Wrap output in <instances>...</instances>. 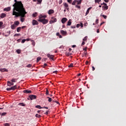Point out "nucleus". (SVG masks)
Returning <instances> with one entry per match:
<instances>
[{"label":"nucleus","mask_w":126,"mask_h":126,"mask_svg":"<svg viewBox=\"0 0 126 126\" xmlns=\"http://www.w3.org/2000/svg\"><path fill=\"white\" fill-rule=\"evenodd\" d=\"M14 1L15 3L13 5L14 8L13 9L12 15L21 14L23 16L26 12L22 2L21 1H18L17 0H14Z\"/></svg>","instance_id":"nucleus-1"},{"label":"nucleus","mask_w":126,"mask_h":126,"mask_svg":"<svg viewBox=\"0 0 126 126\" xmlns=\"http://www.w3.org/2000/svg\"><path fill=\"white\" fill-rule=\"evenodd\" d=\"M25 12H26V13H25V14L24 15L22 16V15H21V14H16L15 15H15V17H19V16L21 17L20 20L21 21V22H24V17H25V15H26V14H27V12H26V10L25 9Z\"/></svg>","instance_id":"nucleus-2"},{"label":"nucleus","mask_w":126,"mask_h":126,"mask_svg":"<svg viewBox=\"0 0 126 126\" xmlns=\"http://www.w3.org/2000/svg\"><path fill=\"white\" fill-rule=\"evenodd\" d=\"M18 79L15 78H12L11 80V82L9 81H8L7 82V86H9V87H10L11 86H13L14 85V83L17 82Z\"/></svg>","instance_id":"nucleus-3"},{"label":"nucleus","mask_w":126,"mask_h":126,"mask_svg":"<svg viewBox=\"0 0 126 126\" xmlns=\"http://www.w3.org/2000/svg\"><path fill=\"white\" fill-rule=\"evenodd\" d=\"M38 21H39V22H42L43 24H47L49 21L45 18H43L42 19H38Z\"/></svg>","instance_id":"nucleus-4"},{"label":"nucleus","mask_w":126,"mask_h":126,"mask_svg":"<svg viewBox=\"0 0 126 126\" xmlns=\"http://www.w3.org/2000/svg\"><path fill=\"white\" fill-rule=\"evenodd\" d=\"M29 97L30 100H35V99L37 98V96H36L35 95H29Z\"/></svg>","instance_id":"nucleus-5"},{"label":"nucleus","mask_w":126,"mask_h":126,"mask_svg":"<svg viewBox=\"0 0 126 126\" xmlns=\"http://www.w3.org/2000/svg\"><path fill=\"white\" fill-rule=\"evenodd\" d=\"M39 19H43V18H47V15L41 14L39 16Z\"/></svg>","instance_id":"nucleus-6"},{"label":"nucleus","mask_w":126,"mask_h":126,"mask_svg":"<svg viewBox=\"0 0 126 126\" xmlns=\"http://www.w3.org/2000/svg\"><path fill=\"white\" fill-rule=\"evenodd\" d=\"M32 24L33 26L38 25V24H39V23L36 20H33L32 22Z\"/></svg>","instance_id":"nucleus-7"},{"label":"nucleus","mask_w":126,"mask_h":126,"mask_svg":"<svg viewBox=\"0 0 126 126\" xmlns=\"http://www.w3.org/2000/svg\"><path fill=\"white\" fill-rule=\"evenodd\" d=\"M66 21H67V18H63L61 20V22L63 23V24H64V23H65Z\"/></svg>","instance_id":"nucleus-8"},{"label":"nucleus","mask_w":126,"mask_h":126,"mask_svg":"<svg viewBox=\"0 0 126 126\" xmlns=\"http://www.w3.org/2000/svg\"><path fill=\"white\" fill-rule=\"evenodd\" d=\"M63 5L67 10H69V7H68V4L67 3H63Z\"/></svg>","instance_id":"nucleus-9"},{"label":"nucleus","mask_w":126,"mask_h":126,"mask_svg":"<svg viewBox=\"0 0 126 126\" xmlns=\"http://www.w3.org/2000/svg\"><path fill=\"white\" fill-rule=\"evenodd\" d=\"M47 56L50 59V60H52V61H54V56L53 55L48 54Z\"/></svg>","instance_id":"nucleus-10"},{"label":"nucleus","mask_w":126,"mask_h":126,"mask_svg":"<svg viewBox=\"0 0 126 126\" xmlns=\"http://www.w3.org/2000/svg\"><path fill=\"white\" fill-rule=\"evenodd\" d=\"M23 93H27V94H29L30 93H32V91H29L28 90H25L23 91Z\"/></svg>","instance_id":"nucleus-11"},{"label":"nucleus","mask_w":126,"mask_h":126,"mask_svg":"<svg viewBox=\"0 0 126 126\" xmlns=\"http://www.w3.org/2000/svg\"><path fill=\"white\" fill-rule=\"evenodd\" d=\"M78 4V0H74L72 3V5H75L76 4Z\"/></svg>","instance_id":"nucleus-12"},{"label":"nucleus","mask_w":126,"mask_h":126,"mask_svg":"<svg viewBox=\"0 0 126 126\" xmlns=\"http://www.w3.org/2000/svg\"><path fill=\"white\" fill-rule=\"evenodd\" d=\"M11 9V8L10 7H8L6 8H5L3 10L4 11H10V10Z\"/></svg>","instance_id":"nucleus-13"},{"label":"nucleus","mask_w":126,"mask_h":126,"mask_svg":"<svg viewBox=\"0 0 126 126\" xmlns=\"http://www.w3.org/2000/svg\"><path fill=\"white\" fill-rule=\"evenodd\" d=\"M54 11L53 9H50L48 11V14H49L50 15H51V14H53V13H54Z\"/></svg>","instance_id":"nucleus-14"},{"label":"nucleus","mask_w":126,"mask_h":126,"mask_svg":"<svg viewBox=\"0 0 126 126\" xmlns=\"http://www.w3.org/2000/svg\"><path fill=\"white\" fill-rule=\"evenodd\" d=\"M11 90H15L16 89H17V85H15L11 87Z\"/></svg>","instance_id":"nucleus-15"},{"label":"nucleus","mask_w":126,"mask_h":126,"mask_svg":"<svg viewBox=\"0 0 126 126\" xmlns=\"http://www.w3.org/2000/svg\"><path fill=\"white\" fill-rule=\"evenodd\" d=\"M71 25V19H69L67 23V26H70Z\"/></svg>","instance_id":"nucleus-16"},{"label":"nucleus","mask_w":126,"mask_h":126,"mask_svg":"<svg viewBox=\"0 0 126 126\" xmlns=\"http://www.w3.org/2000/svg\"><path fill=\"white\" fill-rule=\"evenodd\" d=\"M66 32L63 31V30H61V33L62 34V35H66Z\"/></svg>","instance_id":"nucleus-17"},{"label":"nucleus","mask_w":126,"mask_h":126,"mask_svg":"<svg viewBox=\"0 0 126 126\" xmlns=\"http://www.w3.org/2000/svg\"><path fill=\"white\" fill-rule=\"evenodd\" d=\"M37 15H38V13L35 12L32 14V17H37Z\"/></svg>","instance_id":"nucleus-18"},{"label":"nucleus","mask_w":126,"mask_h":126,"mask_svg":"<svg viewBox=\"0 0 126 126\" xmlns=\"http://www.w3.org/2000/svg\"><path fill=\"white\" fill-rule=\"evenodd\" d=\"M11 29H12L13 30H14V29H15V28H16V26H15V25L14 24L13 25L11 26Z\"/></svg>","instance_id":"nucleus-19"},{"label":"nucleus","mask_w":126,"mask_h":126,"mask_svg":"<svg viewBox=\"0 0 126 126\" xmlns=\"http://www.w3.org/2000/svg\"><path fill=\"white\" fill-rule=\"evenodd\" d=\"M91 9V7H89V8H88L86 13V15H87L88 14H89V11H90Z\"/></svg>","instance_id":"nucleus-20"},{"label":"nucleus","mask_w":126,"mask_h":126,"mask_svg":"<svg viewBox=\"0 0 126 126\" xmlns=\"http://www.w3.org/2000/svg\"><path fill=\"white\" fill-rule=\"evenodd\" d=\"M14 24L16 26H18L19 24H20V23L18 21H17L16 22H15L14 23Z\"/></svg>","instance_id":"nucleus-21"},{"label":"nucleus","mask_w":126,"mask_h":126,"mask_svg":"<svg viewBox=\"0 0 126 126\" xmlns=\"http://www.w3.org/2000/svg\"><path fill=\"white\" fill-rule=\"evenodd\" d=\"M108 6L106 5V6H102V8L104 9V10H107L108 9Z\"/></svg>","instance_id":"nucleus-22"},{"label":"nucleus","mask_w":126,"mask_h":126,"mask_svg":"<svg viewBox=\"0 0 126 126\" xmlns=\"http://www.w3.org/2000/svg\"><path fill=\"white\" fill-rule=\"evenodd\" d=\"M5 16H6V14H5V13H2L1 14V18H4V17H5Z\"/></svg>","instance_id":"nucleus-23"},{"label":"nucleus","mask_w":126,"mask_h":126,"mask_svg":"<svg viewBox=\"0 0 126 126\" xmlns=\"http://www.w3.org/2000/svg\"><path fill=\"white\" fill-rule=\"evenodd\" d=\"M65 55L67 57H69V56H71V54L69 53L68 52H65Z\"/></svg>","instance_id":"nucleus-24"},{"label":"nucleus","mask_w":126,"mask_h":126,"mask_svg":"<svg viewBox=\"0 0 126 126\" xmlns=\"http://www.w3.org/2000/svg\"><path fill=\"white\" fill-rule=\"evenodd\" d=\"M87 39H88V36H86L83 39V41L86 42L87 41Z\"/></svg>","instance_id":"nucleus-25"},{"label":"nucleus","mask_w":126,"mask_h":126,"mask_svg":"<svg viewBox=\"0 0 126 126\" xmlns=\"http://www.w3.org/2000/svg\"><path fill=\"white\" fill-rule=\"evenodd\" d=\"M7 33L8 34H5V37H8V36H9V35H10V31L7 32Z\"/></svg>","instance_id":"nucleus-26"},{"label":"nucleus","mask_w":126,"mask_h":126,"mask_svg":"<svg viewBox=\"0 0 126 126\" xmlns=\"http://www.w3.org/2000/svg\"><path fill=\"white\" fill-rule=\"evenodd\" d=\"M41 117H42V116H41V115H39L38 114H36L35 115V117L36 118H38V119H40V118H41Z\"/></svg>","instance_id":"nucleus-27"},{"label":"nucleus","mask_w":126,"mask_h":126,"mask_svg":"<svg viewBox=\"0 0 126 126\" xmlns=\"http://www.w3.org/2000/svg\"><path fill=\"white\" fill-rule=\"evenodd\" d=\"M19 36H21L20 33H15L14 35V37H19Z\"/></svg>","instance_id":"nucleus-28"},{"label":"nucleus","mask_w":126,"mask_h":126,"mask_svg":"<svg viewBox=\"0 0 126 126\" xmlns=\"http://www.w3.org/2000/svg\"><path fill=\"white\" fill-rule=\"evenodd\" d=\"M52 19L54 23H55V22H57V18H56L52 17Z\"/></svg>","instance_id":"nucleus-29"},{"label":"nucleus","mask_w":126,"mask_h":126,"mask_svg":"<svg viewBox=\"0 0 126 126\" xmlns=\"http://www.w3.org/2000/svg\"><path fill=\"white\" fill-rule=\"evenodd\" d=\"M21 31V27H18L17 29V32H20Z\"/></svg>","instance_id":"nucleus-30"},{"label":"nucleus","mask_w":126,"mask_h":126,"mask_svg":"<svg viewBox=\"0 0 126 126\" xmlns=\"http://www.w3.org/2000/svg\"><path fill=\"white\" fill-rule=\"evenodd\" d=\"M47 98V99H48V102H51L53 100L52 98H51L49 96H48Z\"/></svg>","instance_id":"nucleus-31"},{"label":"nucleus","mask_w":126,"mask_h":126,"mask_svg":"<svg viewBox=\"0 0 126 126\" xmlns=\"http://www.w3.org/2000/svg\"><path fill=\"white\" fill-rule=\"evenodd\" d=\"M94 2L95 3H99V2H101V0H94Z\"/></svg>","instance_id":"nucleus-32"},{"label":"nucleus","mask_w":126,"mask_h":126,"mask_svg":"<svg viewBox=\"0 0 126 126\" xmlns=\"http://www.w3.org/2000/svg\"><path fill=\"white\" fill-rule=\"evenodd\" d=\"M35 108H37V109H43V107H41L40 105L35 106Z\"/></svg>","instance_id":"nucleus-33"},{"label":"nucleus","mask_w":126,"mask_h":126,"mask_svg":"<svg viewBox=\"0 0 126 126\" xmlns=\"http://www.w3.org/2000/svg\"><path fill=\"white\" fill-rule=\"evenodd\" d=\"M82 2V0H78V5L81 4Z\"/></svg>","instance_id":"nucleus-34"},{"label":"nucleus","mask_w":126,"mask_h":126,"mask_svg":"<svg viewBox=\"0 0 126 126\" xmlns=\"http://www.w3.org/2000/svg\"><path fill=\"white\" fill-rule=\"evenodd\" d=\"M2 24H3V23H2V22H0V29H2V28H1V26H2Z\"/></svg>","instance_id":"nucleus-35"},{"label":"nucleus","mask_w":126,"mask_h":126,"mask_svg":"<svg viewBox=\"0 0 126 126\" xmlns=\"http://www.w3.org/2000/svg\"><path fill=\"white\" fill-rule=\"evenodd\" d=\"M17 54H20L21 53V50L20 49H18L16 50Z\"/></svg>","instance_id":"nucleus-36"},{"label":"nucleus","mask_w":126,"mask_h":126,"mask_svg":"<svg viewBox=\"0 0 126 126\" xmlns=\"http://www.w3.org/2000/svg\"><path fill=\"white\" fill-rule=\"evenodd\" d=\"M41 58L40 57H38L37 58V63H39V62H40V61H41Z\"/></svg>","instance_id":"nucleus-37"},{"label":"nucleus","mask_w":126,"mask_h":126,"mask_svg":"<svg viewBox=\"0 0 126 126\" xmlns=\"http://www.w3.org/2000/svg\"><path fill=\"white\" fill-rule=\"evenodd\" d=\"M101 16H102V17H103L104 18V19H107V16L105 15H102V14H101Z\"/></svg>","instance_id":"nucleus-38"},{"label":"nucleus","mask_w":126,"mask_h":126,"mask_svg":"<svg viewBox=\"0 0 126 126\" xmlns=\"http://www.w3.org/2000/svg\"><path fill=\"white\" fill-rule=\"evenodd\" d=\"M19 105H20V106H22L23 107H25V104L24 103H19Z\"/></svg>","instance_id":"nucleus-39"},{"label":"nucleus","mask_w":126,"mask_h":126,"mask_svg":"<svg viewBox=\"0 0 126 126\" xmlns=\"http://www.w3.org/2000/svg\"><path fill=\"white\" fill-rule=\"evenodd\" d=\"M7 113L6 112H3L1 113V116H6Z\"/></svg>","instance_id":"nucleus-40"},{"label":"nucleus","mask_w":126,"mask_h":126,"mask_svg":"<svg viewBox=\"0 0 126 126\" xmlns=\"http://www.w3.org/2000/svg\"><path fill=\"white\" fill-rule=\"evenodd\" d=\"M68 67H73V63H71L69 65H68Z\"/></svg>","instance_id":"nucleus-41"},{"label":"nucleus","mask_w":126,"mask_h":126,"mask_svg":"<svg viewBox=\"0 0 126 126\" xmlns=\"http://www.w3.org/2000/svg\"><path fill=\"white\" fill-rule=\"evenodd\" d=\"M84 56H87V51L84 52Z\"/></svg>","instance_id":"nucleus-42"},{"label":"nucleus","mask_w":126,"mask_h":126,"mask_svg":"<svg viewBox=\"0 0 126 126\" xmlns=\"http://www.w3.org/2000/svg\"><path fill=\"white\" fill-rule=\"evenodd\" d=\"M47 65H48V64L46 63H45L43 65V66H42V67L43 68H45V66H47Z\"/></svg>","instance_id":"nucleus-43"},{"label":"nucleus","mask_w":126,"mask_h":126,"mask_svg":"<svg viewBox=\"0 0 126 126\" xmlns=\"http://www.w3.org/2000/svg\"><path fill=\"white\" fill-rule=\"evenodd\" d=\"M26 41V39H23L21 42L22 44H24V43H25Z\"/></svg>","instance_id":"nucleus-44"},{"label":"nucleus","mask_w":126,"mask_h":126,"mask_svg":"<svg viewBox=\"0 0 126 126\" xmlns=\"http://www.w3.org/2000/svg\"><path fill=\"white\" fill-rule=\"evenodd\" d=\"M6 90H7V91H10V90H12L11 88H6Z\"/></svg>","instance_id":"nucleus-45"},{"label":"nucleus","mask_w":126,"mask_h":126,"mask_svg":"<svg viewBox=\"0 0 126 126\" xmlns=\"http://www.w3.org/2000/svg\"><path fill=\"white\" fill-rule=\"evenodd\" d=\"M32 44L33 45V46H35V41H34V40H32Z\"/></svg>","instance_id":"nucleus-46"},{"label":"nucleus","mask_w":126,"mask_h":126,"mask_svg":"<svg viewBox=\"0 0 126 126\" xmlns=\"http://www.w3.org/2000/svg\"><path fill=\"white\" fill-rule=\"evenodd\" d=\"M67 1L69 3H71V2H72V0H67Z\"/></svg>","instance_id":"nucleus-47"},{"label":"nucleus","mask_w":126,"mask_h":126,"mask_svg":"<svg viewBox=\"0 0 126 126\" xmlns=\"http://www.w3.org/2000/svg\"><path fill=\"white\" fill-rule=\"evenodd\" d=\"M53 23H55L54 22H53V20L50 21V24H53Z\"/></svg>","instance_id":"nucleus-48"},{"label":"nucleus","mask_w":126,"mask_h":126,"mask_svg":"<svg viewBox=\"0 0 126 126\" xmlns=\"http://www.w3.org/2000/svg\"><path fill=\"white\" fill-rule=\"evenodd\" d=\"M75 7H76L77 8L80 9V6H79L78 5H76Z\"/></svg>","instance_id":"nucleus-49"},{"label":"nucleus","mask_w":126,"mask_h":126,"mask_svg":"<svg viewBox=\"0 0 126 126\" xmlns=\"http://www.w3.org/2000/svg\"><path fill=\"white\" fill-rule=\"evenodd\" d=\"M53 102H55V103H57V104H58L59 105H60V102L57 100L56 101L53 100Z\"/></svg>","instance_id":"nucleus-50"},{"label":"nucleus","mask_w":126,"mask_h":126,"mask_svg":"<svg viewBox=\"0 0 126 126\" xmlns=\"http://www.w3.org/2000/svg\"><path fill=\"white\" fill-rule=\"evenodd\" d=\"M27 66V67H31L32 66V64H29Z\"/></svg>","instance_id":"nucleus-51"},{"label":"nucleus","mask_w":126,"mask_h":126,"mask_svg":"<svg viewBox=\"0 0 126 126\" xmlns=\"http://www.w3.org/2000/svg\"><path fill=\"white\" fill-rule=\"evenodd\" d=\"M84 45H85V41H83V42H82V43L81 44V46H83Z\"/></svg>","instance_id":"nucleus-52"},{"label":"nucleus","mask_w":126,"mask_h":126,"mask_svg":"<svg viewBox=\"0 0 126 126\" xmlns=\"http://www.w3.org/2000/svg\"><path fill=\"white\" fill-rule=\"evenodd\" d=\"M77 28H79V27H80V24H77L76 25Z\"/></svg>","instance_id":"nucleus-53"},{"label":"nucleus","mask_w":126,"mask_h":126,"mask_svg":"<svg viewBox=\"0 0 126 126\" xmlns=\"http://www.w3.org/2000/svg\"><path fill=\"white\" fill-rule=\"evenodd\" d=\"M4 126H10L8 123H6L4 124Z\"/></svg>","instance_id":"nucleus-54"},{"label":"nucleus","mask_w":126,"mask_h":126,"mask_svg":"<svg viewBox=\"0 0 126 126\" xmlns=\"http://www.w3.org/2000/svg\"><path fill=\"white\" fill-rule=\"evenodd\" d=\"M63 3V0H59V4H62Z\"/></svg>","instance_id":"nucleus-55"},{"label":"nucleus","mask_w":126,"mask_h":126,"mask_svg":"<svg viewBox=\"0 0 126 126\" xmlns=\"http://www.w3.org/2000/svg\"><path fill=\"white\" fill-rule=\"evenodd\" d=\"M46 95H49V91L48 89L46 90Z\"/></svg>","instance_id":"nucleus-56"},{"label":"nucleus","mask_w":126,"mask_h":126,"mask_svg":"<svg viewBox=\"0 0 126 126\" xmlns=\"http://www.w3.org/2000/svg\"><path fill=\"white\" fill-rule=\"evenodd\" d=\"M83 50L86 52H87V47L84 48Z\"/></svg>","instance_id":"nucleus-57"},{"label":"nucleus","mask_w":126,"mask_h":126,"mask_svg":"<svg viewBox=\"0 0 126 126\" xmlns=\"http://www.w3.org/2000/svg\"><path fill=\"white\" fill-rule=\"evenodd\" d=\"M37 1L38 3H41V2H42V0H37Z\"/></svg>","instance_id":"nucleus-58"},{"label":"nucleus","mask_w":126,"mask_h":126,"mask_svg":"<svg viewBox=\"0 0 126 126\" xmlns=\"http://www.w3.org/2000/svg\"><path fill=\"white\" fill-rule=\"evenodd\" d=\"M99 23V20L96 19L95 21V24H97V23Z\"/></svg>","instance_id":"nucleus-59"},{"label":"nucleus","mask_w":126,"mask_h":126,"mask_svg":"<svg viewBox=\"0 0 126 126\" xmlns=\"http://www.w3.org/2000/svg\"><path fill=\"white\" fill-rule=\"evenodd\" d=\"M71 28H72V29H74V28H75V26H71Z\"/></svg>","instance_id":"nucleus-60"},{"label":"nucleus","mask_w":126,"mask_h":126,"mask_svg":"<svg viewBox=\"0 0 126 126\" xmlns=\"http://www.w3.org/2000/svg\"><path fill=\"white\" fill-rule=\"evenodd\" d=\"M92 70H93V71H94V70H95V67H94V66H92Z\"/></svg>","instance_id":"nucleus-61"},{"label":"nucleus","mask_w":126,"mask_h":126,"mask_svg":"<svg viewBox=\"0 0 126 126\" xmlns=\"http://www.w3.org/2000/svg\"><path fill=\"white\" fill-rule=\"evenodd\" d=\"M103 5H104V6H107V3H106L105 2H103Z\"/></svg>","instance_id":"nucleus-62"},{"label":"nucleus","mask_w":126,"mask_h":126,"mask_svg":"<svg viewBox=\"0 0 126 126\" xmlns=\"http://www.w3.org/2000/svg\"><path fill=\"white\" fill-rule=\"evenodd\" d=\"M49 111H46L44 114L45 115H48L49 113Z\"/></svg>","instance_id":"nucleus-63"},{"label":"nucleus","mask_w":126,"mask_h":126,"mask_svg":"<svg viewBox=\"0 0 126 126\" xmlns=\"http://www.w3.org/2000/svg\"><path fill=\"white\" fill-rule=\"evenodd\" d=\"M80 24V26H81V27H83V24L81 23V24Z\"/></svg>","instance_id":"nucleus-64"}]
</instances>
